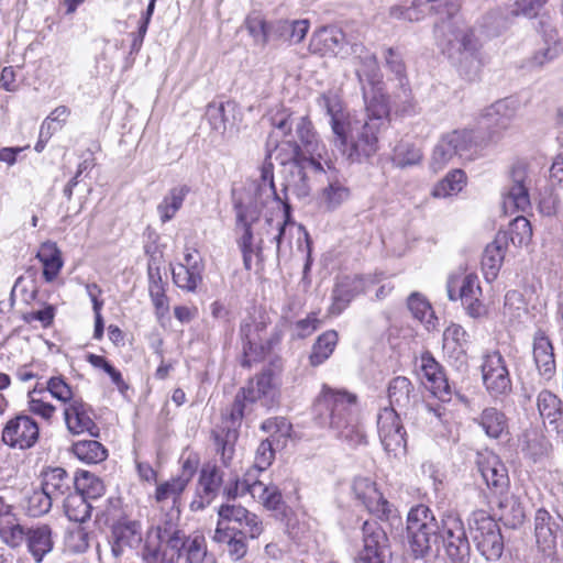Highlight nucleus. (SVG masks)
Instances as JSON below:
<instances>
[{
  "label": "nucleus",
  "mask_w": 563,
  "mask_h": 563,
  "mask_svg": "<svg viewBox=\"0 0 563 563\" xmlns=\"http://www.w3.org/2000/svg\"><path fill=\"white\" fill-rule=\"evenodd\" d=\"M355 74L366 106V119L361 121L343 108L340 97L332 91L318 98V104L330 117L334 146L350 162H361L378 150V136L389 123V107L380 88V73L374 54L361 49Z\"/></svg>",
  "instance_id": "f257e3e1"
},
{
  "label": "nucleus",
  "mask_w": 563,
  "mask_h": 563,
  "mask_svg": "<svg viewBox=\"0 0 563 563\" xmlns=\"http://www.w3.org/2000/svg\"><path fill=\"white\" fill-rule=\"evenodd\" d=\"M313 412L321 426H328L347 445L355 448L366 443L355 394L323 384L314 400Z\"/></svg>",
  "instance_id": "f03ea898"
},
{
  "label": "nucleus",
  "mask_w": 563,
  "mask_h": 563,
  "mask_svg": "<svg viewBox=\"0 0 563 563\" xmlns=\"http://www.w3.org/2000/svg\"><path fill=\"white\" fill-rule=\"evenodd\" d=\"M438 46L470 79L474 78L482 65L479 44L472 30L457 29L451 19L443 20L434 26Z\"/></svg>",
  "instance_id": "7ed1b4c3"
},
{
  "label": "nucleus",
  "mask_w": 563,
  "mask_h": 563,
  "mask_svg": "<svg viewBox=\"0 0 563 563\" xmlns=\"http://www.w3.org/2000/svg\"><path fill=\"white\" fill-rule=\"evenodd\" d=\"M274 147L275 159L282 165H289V176L285 184V191L298 198H306L311 190L310 174L325 172L323 163L319 159L308 158L301 151L297 140L282 137Z\"/></svg>",
  "instance_id": "20e7f679"
},
{
  "label": "nucleus",
  "mask_w": 563,
  "mask_h": 563,
  "mask_svg": "<svg viewBox=\"0 0 563 563\" xmlns=\"http://www.w3.org/2000/svg\"><path fill=\"white\" fill-rule=\"evenodd\" d=\"M273 126L272 136L298 139L302 152L308 158L319 159L331 169V164L324 158L325 145L322 144L307 117H294L287 109H282L269 118Z\"/></svg>",
  "instance_id": "39448f33"
},
{
  "label": "nucleus",
  "mask_w": 563,
  "mask_h": 563,
  "mask_svg": "<svg viewBox=\"0 0 563 563\" xmlns=\"http://www.w3.org/2000/svg\"><path fill=\"white\" fill-rule=\"evenodd\" d=\"M439 526L423 505L411 508L407 517V542L415 559H424L438 550Z\"/></svg>",
  "instance_id": "423d86ee"
},
{
  "label": "nucleus",
  "mask_w": 563,
  "mask_h": 563,
  "mask_svg": "<svg viewBox=\"0 0 563 563\" xmlns=\"http://www.w3.org/2000/svg\"><path fill=\"white\" fill-rule=\"evenodd\" d=\"M479 146L473 130H453L443 134L435 144L430 159V168L438 173L455 159H472Z\"/></svg>",
  "instance_id": "0eeeda50"
},
{
  "label": "nucleus",
  "mask_w": 563,
  "mask_h": 563,
  "mask_svg": "<svg viewBox=\"0 0 563 563\" xmlns=\"http://www.w3.org/2000/svg\"><path fill=\"white\" fill-rule=\"evenodd\" d=\"M283 205V211H279L276 218H266L264 221L262 238L264 243L266 241L276 245V253L279 254L282 251L283 243L288 236H297L298 249L306 252V263L303 266V273L310 269L311 266V241L309 233L302 225H297L295 222L289 220V206Z\"/></svg>",
  "instance_id": "6e6552de"
},
{
  "label": "nucleus",
  "mask_w": 563,
  "mask_h": 563,
  "mask_svg": "<svg viewBox=\"0 0 563 563\" xmlns=\"http://www.w3.org/2000/svg\"><path fill=\"white\" fill-rule=\"evenodd\" d=\"M219 521L214 531V541H225L229 532L246 534L250 539L258 538L264 531L257 515L241 505L225 504L219 508Z\"/></svg>",
  "instance_id": "1a4fd4ad"
},
{
  "label": "nucleus",
  "mask_w": 563,
  "mask_h": 563,
  "mask_svg": "<svg viewBox=\"0 0 563 563\" xmlns=\"http://www.w3.org/2000/svg\"><path fill=\"white\" fill-rule=\"evenodd\" d=\"M473 540L479 553L488 561H497L504 552V538L498 523L485 511L473 512L471 519Z\"/></svg>",
  "instance_id": "9d476101"
},
{
  "label": "nucleus",
  "mask_w": 563,
  "mask_h": 563,
  "mask_svg": "<svg viewBox=\"0 0 563 563\" xmlns=\"http://www.w3.org/2000/svg\"><path fill=\"white\" fill-rule=\"evenodd\" d=\"M448 297L452 301L460 299L472 318H479L485 314V306L479 300L482 288L475 274L464 276L452 275L446 283Z\"/></svg>",
  "instance_id": "9b49d317"
},
{
  "label": "nucleus",
  "mask_w": 563,
  "mask_h": 563,
  "mask_svg": "<svg viewBox=\"0 0 563 563\" xmlns=\"http://www.w3.org/2000/svg\"><path fill=\"white\" fill-rule=\"evenodd\" d=\"M363 548L354 563H389L391 547L386 531L376 521H365L362 527Z\"/></svg>",
  "instance_id": "f8f14e48"
},
{
  "label": "nucleus",
  "mask_w": 563,
  "mask_h": 563,
  "mask_svg": "<svg viewBox=\"0 0 563 563\" xmlns=\"http://www.w3.org/2000/svg\"><path fill=\"white\" fill-rule=\"evenodd\" d=\"M250 393L245 387H242L235 395L230 409L223 413V419L227 430L223 437L220 433H214L217 451L221 452V457L224 464L231 459L233 453L232 442L236 439V429L241 426L247 405H251Z\"/></svg>",
  "instance_id": "ddd939ff"
},
{
  "label": "nucleus",
  "mask_w": 563,
  "mask_h": 563,
  "mask_svg": "<svg viewBox=\"0 0 563 563\" xmlns=\"http://www.w3.org/2000/svg\"><path fill=\"white\" fill-rule=\"evenodd\" d=\"M446 554L452 563H468L471 545L463 521L459 516L449 514L442 519L441 536Z\"/></svg>",
  "instance_id": "4468645a"
},
{
  "label": "nucleus",
  "mask_w": 563,
  "mask_h": 563,
  "mask_svg": "<svg viewBox=\"0 0 563 563\" xmlns=\"http://www.w3.org/2000/svg\"><path fill=\"white\" fill-rule=\"evenodd\" d=\"M227 494L229 498L250 494L253 499L271 510L278 509L283 499L277 486L265 485L252 472H247L242 481H236L233 487L227 489Z\"/></svg>",
  "instance_id": "2eb2a0df"
},
{
  "label": "nucleus",
  "mask_w": 563,
  "mask_h": 563,
  "mask_svg": "<svg viewBox=\"0 0 563 563\" xmlns=\"http://www.w3.org/2000/svg\"><path fill=\"white\" fill-rule=\"evenodd\" d=\"M481 368L484 386L492 396L506 395L511 390L509 371L500 352L485 354Z\"/></svg>",
  "instance_id": "dca6fc26"
},
{
  "label": "nucleus",
  "mask_w": 563,
  "mask_h": 563,
  "mask_svg": "<svg viewBox=\"0 0 563 563\" xmlns=\"http://www.w3.org/2000/svg\"><path fill=\"white\" fill-rule=\"evenodd\" d=\"M1 437L4 444L10 448L27 450L36 444L40 428L32 417L18 415L5 423Z\"/></svg>",
  "instance_id": "f3484780"
},
{
  "label": "nucleus",
  "mask_w": 563,
  "mask_h": 563,
  "mask_svg": "<svg viewBox=\"0 0 563 563\" xmlns=\"http://www.w3.org/2000/svg\"><path fill=\"white\" fill-rule=\"evenodd\" d=\"M378 435L388 454L397 456L406 451V431L400 415L393 409H382L377 417Z\"/></svg>",
  "instance_id": "a211bd4d"
},
{
  "label": "nucleus",
  "mask_w": 563,
  "mask_h": 563,
  "mask_svg": "<svg viewBox=\"0 0 563 563\" xmlns=\"http://www.w3.org/2000/svg\"><path fill=\"white\" fill-rule=\"evenodd\" d=\"M189 537L183 530L159 537V548L150 544L144 545L142 560L144 563H178L181 551L185 550Z\"/></svg>",
  "instance_id": "6ab92c4d"
},
{
  "label": "nucleus",
  "mask_w": 563,
  "mask_h": 563,
  "mask_svg": "<svg viewBox=\"0 0 563 563\" xmlns=\"http://www.w3.org/2000/svg\"><path fill=\"white\" fill-rule=\"evenodd\" d=\"M283 371L282 362L275 361L265 367L261 374L252 378L244 386L250 393L251 402L263 399L265 405L275 401L280 384L279 376Z\"/></svg>",
  "instance_id": "aec40b11"
},
{
  "label": "nucleus",
  "mask_w": 563,
  "mask_h": 563,
  "mask_svg": "<svg viewBox=\"0 0 563 563\" xmlns=\"http://www.w3.org/2000/svg\"><path fill=\"white\" fill-rule=\"evenodd\" d=\"M511 186L504 196V208L508 211H526L530 207L528 166L516 163L510 173Z\"/></svg>",
  "instance_id": "412c9836"
},
{
  "label": "nucleus",
  "mask_w": 563,
  "mask_h": 563,
  "mask_svg": "<svg viewBox=\"0 0 563 563\" xmlns=\"http://www.w3.org/2000/svg\"><path fill=\"white\" fill-rule=\"evenodd\" d=\"M91 416V407L81 397L64 407V420L68 431L73 434L88 433L91 437H98L99 428Z\"/></svg>",
  "instance_id": "4be33fe9"
},
{
  "label": "nucleus",
  "mask_w": 563,
  "mask_h": 563,
  "mask_svg": "<svg viewBox=\"0 0 563 563\" xmlns=\"http://www.w3.org/2000/svg\"><path fill=\"white\" fill-rule=\"evenodd\" d=\"M369 284L372 280L356 275L340 277L332 291L330 313L339 316L357 295L367 291Z\"/></svg>",
  "instance_id": "5701e85b"
},
{
  "label": "nucleus",
  "mask_w": 563,
  "mask_h": 563,
  "mask_svg": "<svg viewBox=\"0 0 563 563\" xmlns=\"http://www.w3.org/2000/svg\"><path fill=\"white\" fill-rule=\"evenodd\" d=\"M478 471L486 485L501 494L509 485L508 471L498 455L490 451L478 453Z\"/></svg>",
  "instance_id": "b1692460"
},
{
  "label": "nucleus",
  "mask_w": 563,
  "mask_h": 563,
  "mask_svg": "<svg viewBox=\"0 0 563 563\" xmlns=\"http://www.w3.org/2000/svg\"><path fill=\"white\" fill-rule=\"evenodd\" d=\"M516 112L517 107L514 100H498L484 110L481 117V124L483 128L489 130V137L494 139L501 131L510 126L511 121L516 117Z\"/></svg>",
  "instance_id": "393cba45"
},
{
  "label": "nucleus",
  "mask_w": 563,
  "mask_h": 563,
  "mask_svg": "<svg viewBox=\"0 0 563 563\" xmlns=\"http://www.w3.org/2000/svg\"><path fill=\"white\" fill-rule=\"evenodd\" d=\"M352 490L355 498L360 500L369 512L378 517H388L390 514L389 503L383 497V494L376 487V483L371 478L362 476L355 477Z\"/></svg>",
  "instance_id": "a878e982"
},
{
  "label": "nucleus",
  "mask_w": 563,
  "mask_h": 563,
  "mask_svg": "<svg viewBox=\"0 0 563 563\" xmlns=\"http://www.w3.org/2000/svg\"><path fill=\"white\" fill-rule=\"evenodd\" d=\"M142 539V526L139 521L118 520L111 529V552L113 556L120 558L126 548H137Z\"/></svg>",
  "instance_id": "bb28decb"
},
{
  "label": "nucleus",
  "mask_w": 563,
  "mask_h": 563,
  "mask_svg": "<svg viewBox=\"0 0 563 563\" xmlns=\"http://www.w3.org/2000/svg\"><path fill=\"white\" fill-rule=\"evenodd\" d=\"M387 397L389 407L385 409H393L396 413L406 416L412 408L417 395L409 378L397 376L388 383Z\"/></svg>",
  "instance_id": "cd10ccee"
},
{
  "label": "nucleus",
  "mask_w": 563,
  "mask_h": 563,
  "mask_svg": "<svg viewBox=\"0 0 563 563\" xmlns=\"http://www.w3.org/2000/svg\"><path fill=\"white\" fill-rule=\"evenodd\" d=\"M421 372L427 388L441 401H449L452 394L451 387L440 364L430 353H424L421 356Z\"/></svg>",
  "instance_id": "c85d7f7f"
},
{
  "label": "nucleus",
  "mask_w": 563,
  "mask_h": 563,
  "mask_svg": "<svg viewBox=\"0 0 563 563\" xmlns=\"http://www.w3.org/2000/svg\"><path fill=\"white\" fill-rule=\"evenodd\" d=\"M74 486L75 479L62 467H47L41 473V488L54 501L64 499L73 490Z\"/></svg>",
  "instance_id": "c756f323"
},
{
  "label": "nucleus",
  "mask_w": 563,
  "mask_h": 563,
  "mask_svg": "<svg viewBox=\"0 0 563 563\" xmlns=\"http://www.w3.org/2000/svg\"><path fill=\"white\" fill-rule=\"evenodd\" d=\"M532 353L539 374L545 380H550L555 374V358L553 345L542 330H538L533 335Z\"/></svg>",
  "instance_id": "7c9ffc66"
},
{
  "label": "nucleus",
  "mask_w": 563,
  "mask_h": 563,
  "mask_svg": "<svg viewBox=\"0 0 563 563\" xmlns=\"http://www.w3.org/2000/svg\"><path fill=\"white\" fill-rule=\"evenodd\" d=\"M203 266L191 253L185 254V263L172 267L174 284L183 290L195 291L202 280Z\"/></svg>",
  "instance_id": "2f4dec72"
},
{
  "label": "nucleus",
  "mask_w": 563,
  "mask_h": 563,
  "mask_svg": "<svg viewBox=\"0 0 563 563\" xmlns=\"http://www.w3.org/2000/svg\"><path fill=\"white\" fill-rule=\"evenodd\" d=\"M223 476L216 464H205L200 471L198 482V495L200 500H194L191 507L197 505V508H203L205 505L211 503L216 497L221 484Z\"/></svg>",
  "instance_id": "473e14b6"
},
{
  "label": "nucleus",
  "mask_w": 563,
  "mask_h": 563,
  "mask_svg": "<svg viewBox=\"0 0 563 563\" xmlns=\"http://www.w3.org/2000/svg\"><path fill=\"white\" fill-rule=\"evenodd\" d=\"M507 241L508 238L506 233H498L495 240L489 243L484 251L482 271L488 283L495 280L498 276L504 262Z\"/></svg>",
  "instance_id": "72a5a7b5"
},
{
  "label": "nucleus",
  "mask_w": 563,
  "mask_h": 563,
  "mask_svg": "<svg viewBox=\"0 0 563 563\" xmlns=\"http://www.w3.org/2000/svg\"><path fill=\"white\" fill-rule=\"evenodd\" d=\"M538 411L543 419L563 437V407L561 399L552 391L541 390L537 397Z\"/></svg>",
  "instance_id": "f704fd0d"
},
{
  "label": "nucleus",
  "mask_w": 563,
  "mask_h": 563,
  "mask_svg": "<svg viewBox=\"0 0 563 563\" xmlns=\"http://www.w3.org/2000/svg\"><path fill=\"white\" fill-rule=\"evenodd\" d=\"M24 542L34 560L41 562L53 549L52 529L47 525L27 528Z\"/></svg>",
  "instance_id": "c9c22d12"
},
{
  "label": "nucleus",
  "mask_w": 563,
  "mask_h": 563,
  "mask_svg": "<svg viewBox=\"0 0 563 563\" xmlns=\"http://www.w3.org/2000/svg\"><path fill=\"white\" fill-rule=\"evenodd\" d=\"M148 294L156 309V313L164 316L169 309V300L166 296V284L163 280L161 268L154 258L147 265Z\"/></svg>",
  "instance_id": "e433bc0d"
},
{
  "label": "nucleus",
  "mask_w": 563,
  "mask_h": 563,
  "mask_svg": "<svg viewBox=\"0 0 563 563\" xmlns=\"http://www.w3.org/2000/svg\"><path fill=\"white\" fill-rule=\"evenodd\" d=\"M187 486L184 481L178 479L176 476L158 484L155 490V500L159 505L161 510L164 511L174 507L180 509L181 495Z\"/></svg>",
  "instance_id": "4c0bfd02"
},
{
  "label": "nucleus",
  "mask_w": 563,
  "mask_h": 563,
  "mask_svg": "<svg viewBox=\"0 0 563 563\" xmlns=\"http://www.w3.org/2000/svg\"><path fill=\"white\" fill-rule=\"evenodd\" d=\"M558 526L545 509H539L534 517V533L537 543L542 551H550L555 547Z\"/></svg>",
  "instance_id": "58836bf2"
},
{
  "label": "nucleus",
  "mask_w": 563,
  "mask_h": 563,
  "mask_svg": "<svg viewBox=\"0 0 563 563\" xmlns=\"http://www.w3.org/2000/svg\"><path fill=\"white\" fill-rule=\"evenodd\" d=\"M551 448L549 439L536 429L527 430L522 435L521 450L533 462L541 461L548 456Z\"/></svg>",
  "instance_id": "ea45409f"
},
{
  "label": "nucleus",
  "mask_w": 563,
  "mask_h": 563,
  "mask_svg": "<svg viewBox=\"0 0 563 563\" xmlns=\"http://www.w3.org/2000/svg\"><path fill=\"white\" fill-rule=\"evenodd\" d=\"M468 334L460 324L451 323L443 332V351L449 357L460 360L465 355Z\"/></svg>",
  "instance_id": "a19ab883"
},
{
  "label": "nucleus",
  "mask_w": 563,
  "mask_h": 563,
  "mask_svg": "<svg viewBox=\"0 0 563 563\" xmlns=\"http://www.w3.org/2000/svg\"><path fill=\"white\" fill-rule=\"evenodd\" d=\"M190 188L187 185L173 187L157 206V213L163 223L170 221L181 208Z\"/></svg>",
  "instance_id": "79ce46f5"
},
{
  "label": "nucleus",
  "mask_w": 563,
  "mask_h": 563,
  "mask_svg": "<svg viewBox=\"0 0 563 563\" xmlns=\"http://www.w3.org/2000/svg\"><path fill=\"white\" fill-rule=\"evenodd\" d=\"M37 258L43 264V277L46 282H53L63 267L60 251L55 243H43L37 252Z\"/></svg>",
  "instance_id": "37998d69"
},
{
  "label": "nucleus",
  "mask_w": 563,
  "mask_h": 563,
  "mask_svg": "<svg viewBox=\"0 0 563 563\" xmlns=\"http://www.w3.org/2000/svg\"><path fill=\"white\" fill-rule=\"evenodd\" d=\"M67 518L74 522H85L90 518L91 505L82 494L76 489L62 499Z\"/></svg>",
  "instance_id": "c03bdc74"
},
{
  "label": "nucleus",
  "mask_w": 563,
  "mask_h": 563,
  "mask_svg": "<svg viewBox=\"0 0 563 563\" xmlns=\"http://www.w3.org/2000/svg\"><path fill=\"white\" fill-rule=\"evenodd\" d=\"M476 421L485 433L493 439L500 438L508 429L506 416L493 407L485 408Z\"/></svg>",
  "instance_id": "a18cd8bd"
},
{
  "label": "nucleus",
  "mask_w": 563,
  "mask_h": 563,
  "mask_svg": "<svg viewBox=\"0 0 563 563\" xmlns=\"http://www.w3.org/2000/svg\"><path fill=\"white\" fill-rule=\"evenodd\" d=\"M344 40V34L335 27H321L311 36L310 47L316 53L334 52Z\"/></svg>",
  "instance_id": "49530a36"
},
{
  "label": "nucleus",
  "mask_w": 563,
  "mask_h": 563,
  "mask_svg": "<svg viewBox=\"0 0 563 563\" xmlns=\"http://www.w3.org/2000/svg\"><path fill=\"white\" fill-rule=\"evenodd\" d=\"M328 185L320 195V205L329 211L340 207L350 197L349 188L336 178H328Z\"/></svg>",
  "instance_id": "de8ad7c7"
},
{
  "label": "nucleus",
  "mask_w": 563,
  "mask_h": 563,
  "mask_svg": "<svg viewBox=\"0 0 563 563\" xmlns=\"http://www.w3.org/2000/svg\"><path fill=\"white\" fill-rule=\"evenodd\" d=\"M74 454L82 462L97 464L107 459L106 448L96 440H82L73 444Z\"/></svg>",
  "instance_id": "09e8293b"
},
{
  "label": "nucleus",
  "mask_w": 563,
  "mask_h": 563,
  "mask_svg": "<svg viewBox=\"0 0 563 563\" xmlns=\"http://www.w3.org/2000/svg\"><path fill=\"white\" fill-rule=\"evenodd\" d=\"M338 343V333L333 330L327 331L318 336L312 346L310 363L313 366L322 364L333 353Z\"/></svg>",
  "instance_id": "8fccbe9b"
},
{
  "label": "nucleus",
  "mask_w": 563,
  "mask_h": 563,
  "mask_svg": "<svg viewBox=\"0 0 563 563\" xmlns=\"http://www.w3.org/2000/svg\"><path fill=\"white\" fill-rule=\"evenodd\" d=\"M407 306L415 319L424 323L428 329L434 327V312L426 297L419 292H412L408 297Z\"/></svg>",
  "instance_id": "3c124183"
},
{
  "label": "nucleus",
  "mask_w": 563,
  "mask_h": 563,
  "mask_svg": "<svg viewBox=\"0 0 563 563\" xmlns=\"http://www.w3.org/2000/svg\"><path fill=\"white\" fill-rule=\"evenodd\" d=\"M239 220L244 222V233L239 241L240 249L243 254V263L246 269H251L252 257L254 254L258 255L264 246V238L260 239L257 245L253 244V232L251 224L246 222L245 216L240 213Z\"/></svg>",
  "instance_id": "603ef678"
},
{
  "label": "nucleus",
  "mask_w": 563,
  "mask_h": 563,
  "mask_svg": "<svg viewBox=\"0 0 563 563\" xmlns=\"http://www.w3.org/2000/svg\"><path fill=\"white\" fill-rule=\"evenodd\" d=\"M54 500L41 487L34 488L25 496V509L31 517H41L49 511Z\"/></svg>",
  "instance_id": "864d4df0"
},
{
  "label": "nucleus",
  "mask_w": 563,
  "mask_h": 563,
  "mask_svg": "<svg viewBox=\"0 0 563 563\" xmlns=\"http://www.w3.org/2000/svg\"><path fill=\"white\" fill-rule=\"evenodd\" d=\"M466 183L465 173L462 169L450 172L433 189V196L445 198L460 192Z\"/></svg>",
  "instance_id": "5fc2aeb1"
},
{
  "label": "nucleus",
  "mask_w": 563,
  "mask_h": 563,
  "mask_svg": "<svg viewBox=\"0 0 563 563\" xmlns=\"http://www.w3.org/2000/svg\"><path fill=\"white\" fill-rule=\"evenodd\" d=\"M500 519L506 526L517 528L523 523L526 515L523 507L515 497H507L499 501Z\"/></svg>",
  "instance_id": "6e6d98bb"
},
{
  "label": "nucleus",
  "mask_w": 563,
  "mask_h": 563,
  "mask_svg": "<svg viewBox=\"0 0 563 563\" xmlns=\"http://www.w3.org/2000/svg\"><path fill=\"white\" fill-rule=\"evenodd\" d=\"M75 489L88 500L97 499L104 494L102 481L88 472H84L80 477L76 478Z\"/></svg>",
  "instance_id": "4d7b16f0"
},
{
  "label": "nucleus",
  "mask_w": 563,
  "mask_h": 563,
  "mask_svg": "<svg viewBox=\"0 0 563 563\" xmlns=\"http://www.w3.org/2000/svg\"><path fill=\"white\" fill-rule=\"evenodd\" d=\"M86 358L93 367L103 369L110 376L111 382L115 385L120 394L125 396L129 390V385L124 382L120 371H118L106 360V357L101 355L89 353Z\"/></svg>",
  "instance_id": "13d9d810"
},
{
  "label": "nucleus",
  "mask_w": 563,
  "mask_h": 563,
  "mask_svg": "<svg viewBox=\"0 0 563 563\" xmlns=\"http://www.w3.org/2000/svg\"><path fill=\"white\" fill-rule=\"evenodd\" d=\"M244 25L256 44L265 45L268 42L271 26L260 13L253 12L249 14Z\"/></svg>",
  "instance_id": "bf43d9fd"
},
{
  "label": "nucleus",
  "mask_w": 563,
  "mask_h": 563,
  "mask_svg": "<svg viewBox=\"0 0 563 563\" xmlns=\"http://www.w3.org/2000/svg\"><path fill=\"white\" fill-rule=\"evenodd\" d=\"M545 47L537 51L528 60L527 66L530 68H539L544 66L545 64L554 60L562 52L563 44L560 40H553L550 43V40L545 41Z\"/></svg>",
  "instance_id": "052dcab7"
},
{
  "label": "nucleus",
  "mask_w": 563,
  "mask_h": 563,
  "mask_svg": "<svg viewBox=\"0 0 563 563\" xmlns=\"http://www.w3.org/2000/svg\"><path fill=\"white\" fill-rule=\"evenodd\" d=\"M422 158L421 151L413 144L400 142L394 150L393 162L396 166L405 168L417 165Z\"/></svg>",
  "instance_id": "680f3d73"
},
{
  "label": "nucleus",
  "mask_w": 563,
  "mask_h": 563,
  "mask_svg": "<svg viewBox=\"0 0 563 563\" xmlns=\"http://www.w3.org/2000/svg\"><path fill=\"white\" fill-rule=\"evenodd\" d=\"M276 32L282 36H288V40L294 43H300L308 33L309 22L308 20H296V21H278L275 24Z\"/></svg>",
  "instance_id": "e2e57ef3"
},
{
  "label": "nucleus",
  "mask_w": 563,
  "mask_h": 563,
  "mask_svg": "<svg viewBox=\"0 0 563 563\" xmlns=\"http://www.w3.org/2000/svg\"><path fill=\"white\" fill-rule=\"evenodd\" d=\"M42 389H44V393L47 390L52 397L63 402L64 407L79 397L74 394L70 385L62 376L51 377L46 383V387Z\"/></svg>",
  "instance_id": "0e129e2a"
},
{
  "label": "nucleus",
  "mask_w": 563,
  "mask_h": 563,
  "mask_svg": "<svg viewBox=\"0 0 563 563\" xmlns=\"http://www.w3.org/2000/svg\"><path fill=\"white\" fill-rule=\"evenodd\" d=\"M206 119L212 131L217 134L223 135L225 133L229 118L227 115V107L223 102L208 104Z\"/></svg>",
  "instance_id": "69168bd1"
},
{
  "label": "nucleus",
  "mask_w": 563,
  "mask_h": 563,
  "mask_svg": "<svg viewBox=\"0 0 563 563\" xmlns=\"http://www.w3.org/2000/svg\"><path fill=\"white\" fill-rule=\"evenodd\" d=\"M26 538V529H24L18 517L0 527V539L10 548H18L22 545Z\"/></svg>",
  "instance_id": "338daca9"
},
{
  "label": "nucleus",
  "mask_w": 563,
  "mask_h": 563,
  "mask_svg": "<svg viewBox=\"0 0 563 563\" xmlns=\"http://www.w3.org/2000/svg\"><path fill=\"white\" fill-rule=\"evenodd\" d=\"M44 389H38L37 386L29 391V410L45 420H49L56 412V407L52 404L44 401L38 395H42Z\"/></svg>",
  "instance_id": "774afa93"
}]
</instances>
